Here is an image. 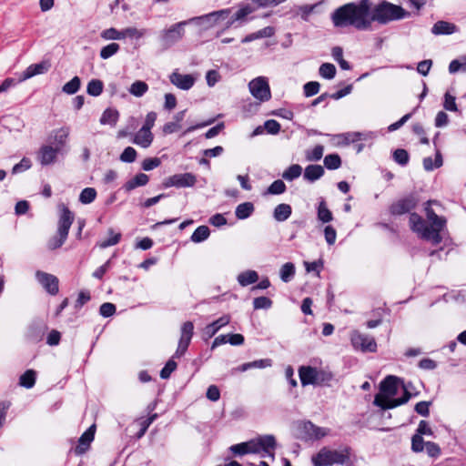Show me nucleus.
<instances>
[{
  "label": "nucleus",
  "mask_w": 466,
  "mask_h": 466,
  "mask_svg": "<svg viewBox=\"0 0 466 466\" xmlns=\"http://www.w3.org/2000/svg\"><path fill=\"white\" fill-rule=\"evenodd\" d=\"M80 86V78L78 76H74L69 82L63 86L62 91L67 95H74L79 90Z\"/></svg>",
  "instance_id": "a19ab883"
},
{
  "label": "nucleus",
  "mask_w": 466,
  "mask_h": 466,
  "mask_svg": "<svg viewBox=\"0 0 466 466\" xmlns=\"http://www.w3.org/2000/svg\"><path fill=\"white\" fill-rule=\"evenodd\" d=\"M324 236L329 245H333L335 243L337 233L334 228H332L331 226H327L324 229Z\"/></svg>",
  "instance_id": "774afa93"
},
{
  "label": "nucleus",
  "mask_w": 466,
  "mask_h": 466,
  "mask_svg": "<svg viewBox=\"0 0 466 466\" xmlns=\"http://www.w3.org/2000/svg\"><path fill=\"white\" fill-rule=\"evenodd\" d=\"M96 431V426L91 425L79 438L78 445L75 449V452L77 455L85 453L94 440Z\"/></svg>",
  "instance_id": "6ab92c4d"
},
{
  "label": "nucleus",
  "mask_w": 466,
  "mask_h": 466,
  "mask_svg": "<svg viewBox=\"0 0 466 466\" xmlns=\"http://www.w3.org/2000/svg\"><path fill=\"white\" fill-rule=\"evenodd\" d=\"M96 198V191L94 187H86L84 188L79 196V201L82 204H90L92 203Z\"/></svg>",
  "instance_id": "c03bdc74"
},
{
  "label": "nucleus",
  "mask_w": 466,
  "mask_h": 466,
  "mask_svg": "<svg viewBox=\"0 0 466 466\" xmlns=\"http://www.w3.org/2000/svg\"><path fill=\"white\" fill-rule=\"evenodd\" d=\"M253 11L254 8L247 5L236 12V14L233 15L234 20L242 21L246 18L247 15H250Z\"/></svg>",
  "instance_id": "bf43d9fd"
},
{
  "label": "nucleus",
  "mask_w": 466,
  "mask_h": 466,
  "mask_svg": "<svg viewBox=\"0 0 466 466\" xmlns=\"http://www.w3.org/2000/svg\"><path fill=\"white\" fill-rule=\"evenodd\" d=\"M377 136L374 132H352L333 136L329 143L335 146H349L358 141H371Z\"/></svg>",
  "instance_id": "9d476101"
},
{
  "label": "nucleus",
  "mask_w": 466,
  "mask_h": 466,
  "mask_svg": "<svg viewBox=\"0 0 466 466\" xmlns=\"http://www.w3.org/2000/svg\"><path fill=\"white\" fill-rule=\"evenodd\" d=\"M350 342L355 350L361 352L377 351V343L374 338L359 330H352L350 332Z\"/></svg>",
  "instance_id": "9b49d317"
},
{
  "label": "nucleus",
  "mask_w": 466,
  "mask_h": 466,
  "mask_svg": "<svg viewBox=\"0 0 466 466\" xmlns=\"http://www.w3.org/2000/svg\"><path fill=\"white\" fill-rule=\"evenodd\" d=\"M324 174V168L320 165H309L305 168L304 178L309 182L319 179Z\"/></svg>",
  "instance_id": "b1692460"
},
{
  "label": "nucleus",
  "mask_w": 466,
  "mask_h": 466,
  "mask_svg": "<svg viewBox=\"0 0 466 466\" xmlns=\"http://www.w3.org/2000/svg\"><path fill=\"white\" fill-rule=\"evenodd\" d=\"M119 113L116 109L107 108L101 116L100 123L102 125L115 126L118 120Z\"/></svg>",
  "instance_id": "473e14b6"
},
{
  "label": "nucleus",
  "mask_w": 466,
  "mask_h": 466,
  "mask_svg": "<svg viewBox=\"0 0 466 466\" xmlns=\"http://www.w3.org/2000/svg\"><path fill=\"white\" fill-rule=\"evenodd\" d=\"M457 31V26L447 21H438L436 22L432 28L431 33L433 35H451Z\"/></svg>",
  "instance_id": "5701e85b"
},
{
  "label": "nucleus",
  "mask_w": 466,
  "mask_h": 466,
  "mask_svg": "<svg viewBox=\"0 0 466 466\" xmlns=\"http://www.w3.org/2000/svg\"><path fill=\"white\" fill-rule=\"evenodd\" d=\"M35 279L49 294L56 295L58 293L59 281L56 276L37 270L35 272Z\"/></svg>",
  "instance_id": "2eb2a0df"
},
{
  "label": "nucleus",
  "mask_w": 466,
  "mask_h": 466,
  "mask_svg": "<svg viewBox=\"0 0 466 466\" xmlns=\"http://www.w3.org/2000/svg\"><path fill=\"white\" fill-rule=\"evenodd\" d=\"M296 268L293 263L287 262L281 266L279 269V277L280 279L288 283L295 276Z\"/></svg>",
  "instance_id": "2f4dec72"
},
{
  "label": "nucleus",
  "mask_w": 466,
  "mask_h": 466,
  "mask_svg": "<svg viewBox=\"0 0 466 466\" xmlns=\"http://www.w3.org/2000/svg\"><path fill=\"white\" fill-rule=\"evenodd\" d=\"M324 165L328 169H338L341 165V160L339 155L330 154L325 157Z\"/></svg>",
  "instance_id": "a18cd8bd"
},
{
  "label": "nucleus",
  "mask_w": 466,
  "mask_h": 466,
  "mask_svg": "<svg viewBox=\"0 0 466 466\" xmlns=\"http://www.w3.org/2000/svg\"><path fill=\"white\" fill-rule=\"evenodd\" d=\"M157 120V113L149 112L146 116L144 124L142 127L136 131L135 136H133V143L137 145L142 146H149L153 141V134L151 132L152 127L155 126V122Z\"/></svg>",
  "instance_id": "0eeeda50"
},
{
  "label": "nucleus",
  "mask_w": 466,
  "mask_h": 466,
  "mask_svg": "<svg viewBox=\"0 0 466 466\" xmlns=\"http://www.w3.org/2000/svg\"><path fill=\"white\" fill-rule=\"evenodd\" d=\"M264 128H265V130H267V132L268 134L274 135L279 131L280 125L278 121H276L274 119H269L264 123Z\"/></svg>",
  "instance_id": "69168bd1"
},
{
  "label": "nucleus",
  "mask_w": 466,
  "mask_h": 466,
  "mask_svg": "<svg viewBox=\"0 0 466 466\" xmlns=\"http://www.w3.org/2000/svg\"><path fill=\"white\" fill-rule=\"evenodd\" d=\"M272 360L270 359H262L254 360L251 362L243 363L239 367H238V370L244 372L250 369H265L268 367H271Z\"/></svg>",
  "instance_id": "a878e982"
},
{
  "label": "nucleus",
  "mask_w": 466,
  "mask_h": 466,
  "mask_svg": "<svg viewBox=\"0 0 466 466\" xmlns=\"http://www.w3.org/2000/svg\"><path fill=\"white\" fill-rule=\"evenodd\" d=\"M177 362L174 360H169L160 371V377L164 380L168 379L171 373L177 369Z\"/></svg>",
  "instance_id": "13d9d810"
},
{
  "label": "nucleus",
  "mask_w": 466,
  "mask_h": 466,
  "mask_svg": "<svg viewBox=\"0 0 466 466\" xmlns=\"http://www.w3.org/2000/svg\"><path fill=\"white\" fill-rule=\"evenodd\" d=\"M301 173L302 167L298 164H294L283 172L282 177L288 181H291L295 178H298Z\"/></svg>",
  "instance_id": "37998d69"
},
{
  "label": "nucleus",
  "mask_w": 466,
  "mask_h": 466,
  "mask_svg": "<svg viewBox=\"0 0 466 466\" xmlns=\"http://www.w3.org/2000/svg\"><path fill=\"white\" fill-rule=\"evenodd\" d=\"M99 312L103 317H111L116 312V306L110 302L103 303L100 306Z\"/></svg>",
  "instance_id": "680f3d73"
},
{
  "label": "nucleus",
  "mask_w": 466,
  "mask_h": 466,
  "mask_svg": "<svg viewBox=\"0 0 466 466\" xmlns=\"http://www.w3.org/2000/svg\"><path fill=\"white\" fill-rule=\"evenodd\" d=\"M320 85L319 82L316 81H310L304 85V95L307 97L312 96L319 93Z\"/></svg>",
  "instance_id": "864d4df0"
},
{
  "label": "nucleus",
  "mask_w": 466,
  "mask_h": 466,
  "mask_svg": "<svg viewBox=\"0 0 466 466\" xmlns=\"http://www.w3.org/2000/svg\"><path fill=\"white\" fill-rule=\"evenodd\" d=\"M248 90L252 96L259 102H266L271 98L268 82L264 76H258L248 83Z\"/></svg>",
  "instance_id": "f8f14e48"
},
{
  "label": "nucleus",
  "mask_w": 466,
  "mask_h": 466,
  "mask_svg": "<svg viewBox=\"0 0 466 466\" xmlns=\"http://www.w3.org/2000/svg\"><path fill=\"white\" fill-rule=\"evenodd\" d=\"M350 461L349 449L332 450L327 446L322 447L311 457L314 466H332L334 464H347Z\"/></svg>",
  "instance_id": "39448f33"
},
{
  "label": "nucleus",
  "mask_w": 466,
  "mask_h": 466,
  "mask_svg": "<svg viewBox=\"0 0 466 466\" xmlns=\"http://www.w3.org/2000/svg\"><path fill=\"white\" fill-rule=\"evenodd\" d=\"M147 182H148V176L144 173H140V174H137V176H135L130 180H128L124 185V189L128 192V191L135 189L137 187H142V186L147 185Z\"/></svg>",
  "instance_id": "cd10ccee"
},
{
  "label": "nucleus",
  "mask_w": 466,
  "mask_h": 466,
  "mask_svg": "<svg viewBox=\"0 0 466 466\" xmlns=\"http://www.w3.org/2000/svg\"><path fill=\"white\" fill-rule=\"evenodd\" d=\"M299 373L303 386L309 384H321L329 380L331 378L329 373L310 366L300 367Z\"/></svg>",
  "instance_id": "6e6552de"
},
{
  "label": "nucleus",
  "mask_w": 466,
  "mask_h": 466,
  "mask_svg": "<svg viewBox=\"0 0 466 466\" xmlns=\"http://www.w3.org/2000/svg\"><path fill=\"white\" fill-rule=\"evenodd\" d=\"M187 21L184 20L162 29L157 36V41L163 50H167L181 41L185 35V27Z\"/></svg>",
  "instance_id": "423d86ee"
},
{
  "label": "nucleus",
  "mask_w": 466,
  "mask_h": 466,
  "mask_svg": "<svg viewBox=\"0 0 466 466\" xmlns=\"http://www.w3.org/2000/svg\"><path fill=\"white\" fill-rule=\"evenodd\" d=\"M425 443L421 436L415 434L411 439V449L415 452L423 451Z\"/></svg>",
  "instance_id": "e2e57ef3"
},
{
  "label": "nucleus",
  "mask_w": 466,
  "mask_h": 466,
  "mask_svg": "<svg viewBox=\"0 0 466 466\" xmlns=\"http://www.w3.org/2000/svg\"><path fill=\"white\" fill-rule=\"evenodd\" d=\"M104 88V84L99 79H92L88 82L86 92L88 95L92 96H98L102 94Z\"/></svg>",
  "instance_id": "58836bf2"
},
{
  "label": "nucleus",
  "mask_w": 466,
  "mask_h": 466,
  "mask_svg": "<svg viewBox=\"0 0 466 466\" xmlns=\"http://www.w3.org/2000/svg\"><path fill=\"white\" fill-rule=\"evenodd\" d=\"M291 212V207L289 204L282 203L275 208L273 217L277 221L282 222L290 217Z\"/></svg>",
  "instance_id": "c85d7f7f"
},
{
  "label": "nucleus",
  "mask_w": 466,
  "mask_h": 466,
  "mask_svg": "<svg viewBox=\"0 0 466 466\" xmlns=\"http://www.w3.org/2000/svg\"><path fill=\"white\" fill-rule=\"evenodd\" d=\"M137 152L134 147H126L125 151L121 154L120 159L123 162L131 163L136 159Z\"/></svg>",
  "instance_id": "0e129e2a"
},
{
  "label": "nucleus",
  "mask_w": 466,
  "mask_h": 466,
  "mask_svg": "<svg viewBox=\"0 0 466 466\" xmlns=\"http://www.w3.org/2000/svg\"><path fill=\"white\" fill-rule=\"evenodd\" d=\"M318 218L323 223L330 222L333 219L331 211L328 208L324 200H321L318 207Z\"/></svg>",
  "instance_id": "e433bc0d"
},
{
  "label": "nucleus",
  "mask_w": 466,
  "mask_h": 466,
  "mask_svg": "<svg viewBox=\"0 0 466 466\" xmlns=\"http://www.w3.org/2000/svg\"><path fill=\"white\" fill-rule=\"evenodd\" d=\"M254 212V205L251 202L239 204L235 210V215L238 219H246Z\"/></svg>",
  "instance_id": "7c9ffc66"
},
{
  "label": "nucleus",
  "mask_w": 466,
  "mask_h": 466,
  "mask_svg": "<svg viewBox=\"0 0 466 466\" xmlns=\"http://www.w3.org/2000/svg\"><path fill=\"white\" fill-rule=\"evenodd\" d=\"M129 93L136 97L143 96L148 90V85L141 80L135 81L129 87Z\"/></svg>",
  "instance_id": "f704fd0d"
},
{
  "label": "nucleus",
  "mask_w": 466,
  "mask_h": 466,
  "mask_svg": "<svg viewBox=\"0 0 466 466\" xmlns=\"http://www.w3.org/2000/svg\"><path fill=\"white\" fill-rule=\"evenodd\" d=\"M426 216L431 223L430 227L426 225V222L419 215L412 213L410 216V228L420 238L437 245L442 239L441 234L444 231L446 220L444 218L436 215L429 207L426 208Z\"/></svg>",
  "instance_id": "f03ea898"
},
{
  "label": "nucleus",
  "mask_w": 466,
  "mask_h": 466,
  "mask_svg": "<svg viewBox=\"0 0 466 466\" xmlns=\"http://www.w3.org/2000/svg\"><path fill=\"white\" fill-rule=\"evenodd\" d=\"M58 147H41L37 153V158L41 165L53 164L58 157Z\"/></svg>",
  "instance_id": "412c9836"
},
{
  "label": "nucleus",
  "mask_w": 466,
  "mask_h": 466,
  "mask_svg": "<svg viewBox=\"0 0 466 466\" xmlns=\"http://www.w3.org/2000/svg\"><path fill=\"white\" fill-rule=\"evenodd\" d=\"M31 167V161L28 158H23L19 163L15 164L12 169L13 174L22 173Z\"/></svg>",
  "instance_id": "052dcab7"
},
{
  "label": "nucleus",
  "mask_w": 466,
  "mask_h": 466,
  "mask_svg": "<svg viewBox=\"0 0 466 466\" xmlns=\"http://www.w3.org/2000/svg\"><path fill=\"white\" fill-rule=\"evenodd\" d=\"M220 79V75L217 70H209L207 72L206 80L208 86H214Z\"/></svg>",
  "instance_id": "338daca9"
},
{
  "label": "nucleus",
  "mask_w": 466,
  "mask_h": 466,
  "mask_svg": "<svg viewBox=\"0 0 466 466\" xmlns=\"http://www.w3.org/2000/svg\"><path fill=\"white\" fill-rule=\"evenodd\" d=\"M410 14L401 6L388 1H381L373 9L370 0L358 3H348L331 14V21L335 27L353 26L358 30H367L372 22L385 25L390 21L400 20Z\"/></svg>",
  "instance_id": "f257e3e1"
},
{
  "label": "nucleus",
  "mask_w": 466,
  "mask_h": 466,
  "mask_svg": "<svg viewBox=\"0 0 466 466\" xmlns=\"http://www.w3.org/2000/svg\"><path fill=\"white\" fill-rule=\"evenodd\" d=\"M399 378L389 375L380 383V391L375 396L374 404L383 410L396 408L406 403L410 393L403 387V396L400 399H394L399 390Z\"/></svg>",
  "instance_id": "7ed1b4c3"
},
{
  "label": "nucleus",
  "mask_w": 466,
  "mask_h": 466,
  "mask_svg": "<svg viewBox=\"0 0 466 466\" xmlns=\"http://www.w3.org/2000/svg\"><path fill=\"white\" fill-rule=\"evenodd\" d=\"M275 447L276 440L273 435H261L248 441L232 445L229 447V451L238 456L262 452L272 454Z\"/></svg>",
  "instance_id": "20e7f679"
},
{
  "label": "nucleus",
  "mask_w": 466,
  "mask_h": 466,
  "mask_svg": "<svg viewBox=\"0 0 466 466\" xmlns=\"http://www.w3.org/2000/svg\"><path fill=\"white\" fill-rule=\"evenodd\" d=\"M119 48L120 46L118 44L111 43L102 47V49L100 50V57L102 59H108L109 57L116 55L118 52Z\"/></svg>",
  "instance_id": "49530a36"
},
{
  "label": "nucleus",
  "mask_w": 466,
  "mask_h": 466,
  "mask_svg": "<svg viewBox=\"0 0 466 466\" xmlns=\"http://www.w3.org/2000/svg\"><path fill=\"white\" fill-rule=\"evenodd\" d=\"M66 238H67L66 236L58 235V233H57L56 236L52 237L48 240L47 247L51 250L56 249L58 248H60L65 243Z\"/></svg>",
  "instance_id": "5fc2aeb1"
},
{
  "label": "nucleus",
  "mask_w": 466,
  "mask_h": 466,
  "mask_svg": "<svg viewBox=\"0 0 466 466\" xmlns=\"http://www.w3.org/2000/svg\"><path fill=\"white\" fill-rule=\"evenodd\" d=\"M197 182L196 176L192 173L176 174L167 178L164 182L166 187H190Z\"/></svg>",
  "instance_id": "4468645a"
},
{
  "label": "nucleus",
  "mask_w": 466,
  "mask_h": 466,
  "mask_svg": "<svg viewBox=\"0 0 466 466\" xmlns=\"http://www.w3.org/2000/svg\"><path fill=\"white\" fill-rule=\"evenodd\" d=\"M147 33L146 29H137L136 27H127L122 30L123 39L126 37L139 39Z\"/></svg>",
  "instance_id": "de8ad7c7"
},
{
  "label": "nucleus",
  "mask_w": 466,
  "mask_h": 466,
  "mask_svg": "<svg viewBox=\"0 0 466 466\" xmlns=\"http://www.w3.org/2000/svg\"><path fill=\"white\" fill-rule=\"evenodd\" d=\"M286 185L285 183L280 180H275L267 189V194L269 195H279L286 191Z\"/></svg>",
  "instance_id": "09e8293b"
},
{
  "label": "nucleus",
  "mask_w": 466,
  "mask_h": 466,
  "mask_svg": "<svg viewBox=\"0 0 466 466\" xmlns=\"http://www.w3.org/2000/svg\"><path fill=\"white\" fill-rule=\"evenodd\" d=\"M107 234L109 236L107 238H105L97 243V246L100 248L115 246L121 239V234L119 232H115L113 228H108Z\"/></svg>",
  "instance_id": "c756f323"
},
{
  "label": "nucleus",
  "mask_w": 466,
  "mask_h": 466,
  "mask_svg": "<svg viewBox=\"0 0 466 466\" xmlns=\"http://www.w3.org/2000/svg\"><path fill=\"white\" fill-rule=\"evenodd\" d=\"M393 159L400 165H406L409 161V154L403 148H398L393 152Z\"/></svg>",
  "instance_id": "4d7b16f0"
},
{
  "label": "nucleus",
  "mask_w": 466,
  "mask_h": 466,
  "mask_svg": "<svg viewBox=\"0 0 466 466\" xmlns=\"http://www.w3.org/2000/svg\"><path fill=\"white\" fill-rule=\"evenodd\" d=\"M69 135L67 128H59L55 130L50 136V146H64Z\"/></svg>",
  "instance_id": "bb28decb"
},
{
  "label": "nucleus",
  "mask_w": 466,
  "mask_h": 466,
  "mask_svg": "<svg viewBox=\"0 0 466 466\" xmlns=\"http://www.w3.org/2000/svg\"><path fill=\"white\" fill-rule=\"evenodd\" d=\"M336 67L333 64L323 63L319 69V75L325 79H333L336 76Z\"/></svg>",
  "instance_id": "79ce46f5"
},
{
  "label": "nucleus",
  "mask_w": 466,
  "mask_h": 466,
  "mask_svg": "<svg viewBox=\"0 0 466 466\" xmlns=\"http://www.w3.org/2000/svg\"><path fill=\"white\" fill-rule=\"evenodd\" d=\"M414 204L411 200L404 199L399 201L391 207V211L393 214H404L410 211L413 208Z\"/></svg>",
  "instance_id": "ea45409f"
},
{
  "label": "nucleus",
  "mask_w": 466,
  "mask_h": 466,
  "mask_svg": "<svg viewBox=\"0 0 466 466\" xmlns=\"http://www.w3.org/2000/svg\"><path fill=\"white\" fill-rule=\"evenodd\" d=\"M258 274L257 271L248 269L238 275V282L240 286L246 287L250 284L256 283L258 280Z\"/></svg>",
  "instance_id": "393cba45"
},
{
  "label": "nucleus",
  "mask_w": 466,
  "mask_h": 466,
  "mask_svg": "<svg viewBox=\"0 0 466 466\" xmlns=\"http://www.w3.org/2000/svg\"><path fill=\"white\" fill-rule=\"evenodd\" d=\"M299 429L301 439L312 441H319L331 432L329 428L317 426L311 421L301 422Z\"/></svg>",
  "instance_id": "1a4fd4ad"
},
{
  "label": "nucleus",
  "mask_w": 466,
  "mask_h": 466,
  "mask_svg": "<svg viewBox=\"0 0 466 466\" xmlns=\"http://www.w3.org/2000/svg\"><path fill=\"white\" fill-rule=\"evenodd\" d=\"M442 166V156L439 151L435 152L434 159L431 157L423 159V167L427 171H431Z\"/></svg>",
  "instance_id": "72a5a7b5"
},
{
  "label": "nucleus",
  "mask_w": 466,
  "mask_h": 466,
  "mask_svg": "<svg viewBox=\"0 0 466 466\" xmlns=\"http://www.w3.org/2000/svg\"><path fill=\"white\" fill-rule=\"evenodd\" d=\"M60 218L58 221V235L68 236L70 227L74 221L73 213L64 205H59Z\"/></svg>",
  "instance_id": "dca6fc26"
},
{
  "label": "nucleus",
  "mask_w": 466,
  "mask_h": 466,
  "mask_svg": "<svg viewBox=\"0 0 466 466\" xmlns=\"http://www.w3.org/2000/svg\"><path fill=\"white\" fill-rule=\"evenodd\" d=\"M169 80L174 86L182 90L190 89L196 81L193 76L188 74L183 75L178 72H173L169 76Z\"/></svg>",
  "instance_id": "f3484780"
},
{
  "label": "nucleus",
  "mask_w": 466,
  "mask_h": 466,
  "mask_svg": "<svg viewBox=\"0 0 466 466\" xmlns=\"http://www.w3.org/2000/svg\"><path fill=\"white\" fill-rule=\"evenodd\" d=\"M139 127V121L137 118L134 116H130L127 118L124 127H122L117 134V138H128L130 142L133 143V136H135L137 129Z\"/></svg>",
  "instance_id": "a211bd4d"
},
{
  "label": "nucleus",
  "mask_w": 466,
  "mask_h": 466,
  "mask_svg": "<svg viewBox=\"0 0 466 466\" xmlns=\"http://www.w3.org/2000/svg\"><path fill=\"white\" fill-rule=\"evenodd\" d=\"M35 371L33 370H26L21 375L19 384L26 389H31L35 383Z\"/></svg>",
  "instance_id": "4c0bfd02"
},
{
  "label": "nucleus",
  "mask_w": 466,
  "mask_h": 466,
  "mask_svg": "<svg viewBox=\"0 0 466 466\" xmlns=\"http://www.w3.org/2000/svg\"><path fill=\"white\" fill-rule=\"evenodd\" d=\"M210 235L209 228L207 226H199L195 229L191 235V241L194 243H200L205 241Z\"/></svg>",
  "instance_id": "c9c22d12"
},
{
  "label": "nucleus",
  "mask_w": 466,
  "mask_h": 466,
  "mask_svg": "<svg viewBox=\"0 0 466 466\" xmlns=\"http://www.w3.org/2000/svg\"><path fill=\"white\" fill-rule=\"evenodd\" d=\"M101 37L106 40H120L123 39L122 31H118L114 27L102 31Z\"/></svg>",
  "instance_id": "3c124183"
},
{
  "label": "nucleus",
  "mask_w": 466,
  "mask_h": 466,
  "mask_svg": "<svg viewBox=\"0 0 466 466\" xmlns=\"http://www.w3.org/2000/svg\"><path fill=\"white\" fill-rule=\"evenodd\" d=\"M194 334V325L191 321H186L181 326V334L180 339L191 341V339Z\"/></svg>",
  "instance_id": "8fccbe9b"
},
{
  "label": "nucleus",
  "mask_w": 466,
  "mask_h": 466,
  "mask_svg": "<svg viewBox=\"0 0 466 466\" xmlns=\"http://www.w3.org/2000/svg\"><path fill=\"white\" fill-rule=\"evenodd\" d=\"M50 64L46 61L30 65L22 74L20 81H25L35 76L42 75L49 70Z\"/></svg>",
  "instance_id": "aec40b11"
},
{
  "label": "nucleus",
  "mask_w": 466,
  "mask_h": 466,
  "mask_svg": "<svg viewBox=\"0 0 466 466\" xmlns=\"http://www.w3.org/2000/svg\"><path fill=\"white\" fill-rule=\"evenodd\" d=\"M229 9H222L211 12L204 15L195 16L187 19V21L188 25L194 24L196 25L201 26L202 29L204 30H208L213 27L219 18L227 17L229 15Z\"/></svg>",
  "instance_id": "ddd939ff"
},
{
  "label": "nucleus",
  "mask_w": 466,
  "mask_h": 466,
  "mask_svg": "<svg viewBox=\"0 0 466 466\" xmlns=\"http://www.w3.org/2000/svg\"><path fill=\"white\" fill-rule=\"evenodd\" d=\"M455 100L456 98L454 96L451 95L449 92H446L444 95L443 107L448 111L456 112L458 107Z\"/></svg>",
  "instance_id": "6e6d98bb"
},
{
  "label": "nucleus",
  "mask_w": 466,
  "mask_h": 466,
  "mask_svg": "<svg viewBox=\"0 0 466 466\" xmlns=\"http://www.w3.org/2000/svg\"><path fill=\"white\" fill-rule=\"evenodd\" d=\"M272 300L267 297H258L253 300V307L255 309H268L271 308Z\"/></svg>",
  "instance_id": "603ef678"
},
{
  "label": "nucleus",
  "mask_w": 466,
  "mask_h": 466,
  "mask_svg": "<svg viewBox=\"0 0 466 466\" xmlns=\"http://www.w3.org/2000/svg\"><path fill=\"white\" fill-rule=\"evenodd\" d=\"M230 322V316L224 315L213 321L212 323L207 325L204 328L203 333L208 339L212 338L221 328L227 326Z\"/></svg>",
  "instance_id": "4be33fe9"
}]
</instances>
